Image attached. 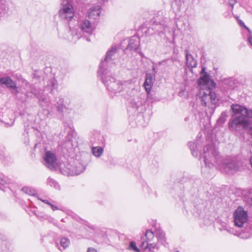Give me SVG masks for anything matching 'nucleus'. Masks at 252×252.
<instances>
[{"label": "nucleus", "instance_id": "f257e3e1", "mask_svg": "<svg viewBox=\"0 0 252 252\" xmlns=\"http://www.w3.org/2000/svg\"><path fill=\"white\" fill-rule=\"evenodd\" d=\"M204 161L206 166L224 169L227 172L234 173L244 169V163L236 158H226L223 159L213 144H208L203 149Z\"/></svg>", "mask_w": 252, "mask_h": 252}, {"label": "nucleus", "instance_id": "f03ea898", "mask_svg": "<svg viewBox=\"0 0 252 252\" xmlns=\"http://www.w3.org/2000/svg\"><path fill=\"white\" fill-rule=\"evenodd\" d=\"M233 115L228 123L231 131H240L243 129L252 130V122L247 118H252V110L237 104L231 106Z\"/></svg>", "mask_w": 252, "mask_h": 252}, {"label": "nucleus", "instance_id": "7ed1b4c3", "mask_svg": "<svg viewBox=\"0 0 252 252\" xmlns=\"http://www.w3.org/2000/svg\"><path fill=\"white\" fill-rule=\"evenodd\" d=\"M101 76L102 82L105 85L111 95L121 93L124 89L125 82L116 80L113 77L109 75L107 70H103L99 74Z\"/></svg>", "mask_w": 252, "mask_h": 252}, {"label": "nucleus", "instance_id": "20e7f679", "mask_svg": "<svg viewBox=\"0 0 252 252\" xmlns=\"http://www.w3.org/2000/svg\"><path fill=\"white\" fill-rule=\"evenodd\" d=\"M200 94L202 105L212 109L215 107V105L219 101V98L215 92L210 88L203 86L201 88Z\"/></svg>", "mask_w": 252, "mask_h": 252}, {"label": "nucleus", "instance_id": "39448f33", "mask_svg": "<svg viewBox=\"0 0 252 252\" xmlns=\"http://www.w3.org/2000/svg\"><path fill=\"white\" fill-rule=\"evenodd\" d=\"M60 17L67 22H70L74 17V8L71 3L68 0H63L59 11Z\"/></svg>", "mask_w": 252, "mask_h": 252}, {"label": "nucleus", "instance_id": "423d86ee", "mask_svg": "<svg viewBox=\"0 0 252 252\" xmlns=\"http://www.w3.org/2000/svg\"><path fill=\"white\" fill-rule=\"evenodd\" d=\"M233 220L234 225L238 227H242L248 221V215L242 207H238L234 212Z\"/></svg>", "mask_w": 252, "mask_h": 252}, {"label": "nucleus", "instance_id": "0eeeda50", "mask_svg": "<svg viewBox=\"0 0 252 252\" xmlns=\"http://www.w3.org/2000/svg\"><path fill=\"white\" fill-rule=\"evenodd\" d=\"M45 165L50 170H54L57 166L56 155L51 151H47L44 157Z\"/></svg>", "mask_w": 252, "mask_h": 252}, {"label": "nucleus", "instance_id": "6e6552de", "mask_svg": "<svg viewBox=\"0 0 252 252\" xmlns=\"http://www.w3.org/2000/svg\"><path fill=\"white\" fill-rule=\"evenodd\" d=\"M117 52V49L115 47H112L108 51L105 58L104 61H102L98 71V73L100 74L103 70H107L106 68V65L109 64L111 61L112 60V57L115 55Z\"/></svg>", "mask_w": 252, "mask_h": 252}, {"label": "nucleus", "instance_id": "1a4fd4ad", "mask_svg": "<svg viewBox=\"0 0 252 252\" xmlns=\"http://www.w3.org/2000/svg\"><path fill=\"white\" fill-rule=\"evenodd\" d=\"M96 24L95 22L85 19L80 21L79 27L83 32L91 33L95 29Z\"/></svg>", "mask_w": 252, "mask_h": 252}, {"label": "nucleus", "instance_id": "9d476101", "mask_svg": "<svg viewBox=\"0 0 252 252\" xmlns=\"http://www.w3.org/2000/svg\"><path fill=\"white\" fill-rule=\"evenodd\" d=\"M0 84L4 85L8 88L11 89L13 94H17L19 93L16 83L9 77L0 78Z\"/></svg>", "mask_w": 252, "mask_h": 252}, {"label": "nucleus", "instance_id": "9b49d317", "mask_svg": "<svg viewBox=\"0 0 252 252\" xmlns=\"http://www.w3.org/2000/svg\"><path fill=\"white\" fill-rule=\"evenodd\" d=\"M100 7L96 5L91 7L88 12V17L93 22L97 23L99 19Z\"/></svg>", "mask_w": 252, "mask_h": 252}, {"label": "nucleus", "instance_id": "f8f14e48", "mask_svg": "<svg viewBox=\"0 0 252 252\" xmlns=\"http://www.w3.org/2000/svg\"><path fill=\"white\" fill-rule=\"evenodd\" d=\"M31 93L38 98L40 105L42 107L48 106L50 104L49 97L46 95L39 94L34 87L31 88Z\"/></svg>", "mask_w": 252, "mask_h": 252}, {"label": "nucleus", "instance_id": "ddd939ff", "mask_svg": "<svg viewBox=\"0 0 252 252\" xmlns=\"http://www.w3.org/2000/svg\"><path fill=\"white\" fill-rule=\"evenodd\" d=\"M155 77L154 74L146 73L145 75V80L144 83V87L146 92L149 94L151 90V88L154 84Z\"/></svg>", "mask_w": 252, "mask_h": 252}, {"label": "nucleus", "instance_id": "4468645a", "mask_svg": "<svg viewBox=\"0 0 252 252\" xmlns=\"http://www.w3.org/2000/svg\"><path fill=\"white\" fill-rule=\"evenodd\" d=\"M139 44L140 41L139 38L137 36H133L129 40L126 49L130 50L136 51L139 48Z\"/></svg>", "mask_w": 252, "mask_h": 252}, {"label": "nucleus", "instance_id": "2eb2a0df", "mask_svg": "<svg viewBox=\"0 0 252 252\" xmlns=\"http://www.w3.org/2000/svg\"><path fill=\"white\" fill-rule=\"evenodd\" d=\"M186 65L188 67L192 68L195 67L197 62L193 58V56L189 54L187 50L186 51Z\"/></svg>", "mask_w": 252, "mask_h": 252}, {"label": "nucleus", "instance_id": "dca6fc26", "mask_svg": "<svg viewBox=\"0 0 252 252\" xmlns=\"http://www.w3.org/2000/svg\"><path fill=\"white\" fill-rule=\"evenodd\" d=\"M156 247L157 245L155 243L145 241H142L141 243V248L143 249L144 252H151Z\"/></svg>", "mask_w": 252, "mask_h": 252}, {"label": "nucleus", "instance_id": "f3484780", "mask_svg": "<svg viewBox=\"0 0 252 252\" xmlns=\"http://www.w3.org/2000/svg\"><path fill=\"white\" fill-rule=\"evenodd\" d=\"M58 85L57 81L54 78H52L47 81L45 88L52 93L53 90L57 88Z\"/></svg>", "mask_w": 252, "mask_h": 252}, {"label": "nucleus", "instance_id": "a211bd4d", "mask_svg": "<svg viewBox=\"0 0 252 252\" xmlns=\"http://www.w3.org/2000/svg\"><path fill=\"white\" fill-rule=\"evenodd\" d=\"M155 236V231L151 230H147L146 232L145 236L142 238V241L151 242Z\"/></svg>", "mask_w": 252, "mask_h": 252}, {"label": "nucleus", "instance_id": "6ab92c4d", "mask_svg": "<svg viewBox=\"0 0 252 252\" xmlns=\"http://www.w3.org/2000/svg\"><path fill=\"white\" fill-rule=\"evenodd\" d=\"M189 147L191 150L192 155L194 157H197L198 156V150L199 146L198 143L193 142H189L188 143Z\"/></svg>", "mask_w": 252, "mask_h": 252}, {"label": "nucleus", "instance_id": "aec40b11", "mask_svg": "<svg viewBox=\"0 0 252 252\" xmlns=\"http://www.w3.org/2000/svg\"><path fill=\"white\" fill-rule=\"evenodd\" d=\"M56 106L57 110L60 113H63L66 109V107L64 104L63 98L59 97L58 100L57 101Z\"/></svg>", "mask_w": 252, "mask_h": 252}, {"label": "nucleus", "instance_id": "412c9836", "mask_svg": "<svg viewBox=\"0 0 252 252\" xmlns=\"http://www.w3.org/2000/svg\"><path fill=\"white\" fill-rule=\"evenodd\" d=\"M69 33L71 36L70 37H68L67 38L69 40L73 42L76 41L81 37V34L80 33H78L75 30H70Z\"/></svg>", "mask_w": 252, "mask_h": 252}, {"label": "nucleus", "instance_id": "4be33fe9", "mask_svg": "<svg viewBox=\"0 0 252 252\" xmlns=\"http://www.w3.org/2000/svg\"><path fill=\"white\" fill-rule=\"evenodd\" d=\"M93 154L96 157H100L103 153V149L101 147H93L92 149Z\"/></svg>", "mask_w": 252, "mask_h": 252}, {"label": "nucleus", "instance_id": "5701e85b", "mask_svg": "<svg viewBox=\"0 0 252 252\" xmlns=\"http://www.w3.org/2000/svg\"><path fill=\"white\" fill-rule=\"evenodd\" d=\"M84 170V166L82 164L79 163L77 167V169L75 171L69 172L67 173V174L68 175H77L83 172Z\"/></svg>", "mask_w": 252, "mask_h": 252}, {"label": "nucleus", "instance_id": "b1692460", "mask_svg": "<svg viewBox=\"0 0 252 252\" xmlns=\"http://www.w3.org/2000/svg\"><path fill=\"white\" fill-rule=\"evenodd\" d=\"M155 236L158 240L163 244L165 241L164 233L160 230H156L155 231Z\"/></svg>", "mask_w": 252, "mask_h": 252}, {"label": "nucleus", "instance_id": "393cba45", "mask_svg": "<svg viewBox=\"0 0 252 252\" xmlns=\"http://www.w3.org/2000/svg\"><path fill=\"white\" fill-rule=\"evenodd\" d=\"M142 101L139 100V98L134 99L130 102V104L133 108L136 110L138 109V107L141 105Z\"/></svg>", "mask_w": 252, "mask_h": 252}, {"label": "nucleus", "instance_id": "a878e982", "mask_svg": "<svg viewBox=\"0 0 252 252\" xmlns=\"http://www.w3.org/2000/svg\"><path fill=\"white\" fill-rule=\"evenodd\" d=\"M220 229V230H226L227 232L231 234H236V231H235L234 228L230 227L226 223H224L223 224H222Z\"/></svg>", "mask_w": 252, "mask_h": 252}, {"label": "nucleus", "instance_id": "bb28decb", "mask_svg": "<svg viewBox=\"0 0 252 252\" xmlns=\"http://www.w3.org/2000/svg\"><path fill=\"white\" fill-rule=\"evenodd\" d=\"M22 191L31 195H34L36 193V190L30 187H25L22 188Z\"/></svg>", "mask_w": 252, "mask_h": 252}, {"label": "nucleus", "instance_id": "cd10ccee", "mask_svg": "<svg viewBox=\"0 0 252 252\" xmlns=\"http://www.w3.org/2000/svg\"><path fill=\"white\" fill-rule=\"evenodd\" d=\"M128 250L134 252H140V250L137 247L136 243L134 241H131L130 242L128 247Z\"/></svg>", "mask_w": 252, "mask_h": 252}, {"label": "nucleus", "instance_id": "c85d7f7f", "mask_svg": "<svg viewBox=\"0 0 252 252\" xmlns=\"http://www.w3.org/2000/svg\"><path fill=\"white\" fill-rule=\"evenodd\" d=\"M227 117V113L226 112H222L220 116L218 119L217 122L219 124H223L226 120Z\"/></svg>", "mask_w": 252, "mask_h": 252}, {"label": "nucleus", "instance_id": "c756f323", "mask_svg": "<svg viewBox=\"0 0 252 252\" xmlns=\"http://www.w3.org/2000/svg\"><path fill=\"white\" fill-rule=\"evenodd\" d=\"M60 244L63 247V249H64L69 246L70 241L69 239L66 238H62L61 239Z\"/></svg>", "mask_w": 252, "mask_h": 252}, {"label": "nucleus", "instance_id": "7c9ffc66", "mask_svg": "<svg viewBox=\"0 0 252 252\" xmlns=\"http://www.w3.org/2000/svg\"><path fill=\"white\" fill-rule=\"evenodd\" d=\"M47 184L51 187H54L55 189H59V184L54 180L49 178L47 180Z\"/></svg>", "mask_w": 252, "mask_h": 252}, {"label": "nucleus", "instance_id": "2f4dec72", "mask_svg": "<svg viewBox=\"0 0 252 252\" xmlns=\"http://www.w3.org/2000/svg\"><path fill=\"white\" fill-rule=\"evenodd\" d=\"M209 77L207 74H204L200 78V84H207L209 82Z\"/></svg>", "mask_w": 252, "mask_h": 252}, {"label": "nucleus", "instance_id": "473e14b6", "mask_svg": "<svg viewBox=\"0 0 252 252\" xmlns=\"http://www.w3.org/2000/svg\"><path fill=\"white\" fill-rule=\"evenodd\" d=\"M2 117L3 118V120L2 121V122L5 124V126H9L13 125L14 122L13 118H10L8 120L5 117H4L2 116Z\"/></svg>", "mask_w": 252, "mask_h": 252}, {"label": "nucleus", "instance_id": "72a5a7b5", "mask_svg": "<svg viewBox=\"0 0 252 252\" xmlns=\"http://www.w3.org/2000/svg\"><path fill=\"white\" fill-rule=\"evenodd\" d=\"M8 182H9V181H7L6 180V179H5V178H2V177H0V185L3 186L4 185L7 184H8ZM0 189L5 191L4 189H3L0 186Z\"/></svg>", "mask_w": 252, "mask_h": 252}, {"label": "nucleus", "instance_id": "f704fd0d", "mask_svg": "<svg viewBox=\"0 0 252 252\" xmlns=\"http://www.w3.org/2000/svg\"><path fill=\"white\" fill-rule=\"evenodd\" d=\"M238 23L239 25L241 27H244L245 29H246L250 33H251V31L250 29L245 25L244 23L241 20L238 19Z\"/></svg>", "mask_w": 252, "mask_h": 252}, {"label": "nucleus", "instance_id": "c9c22d12", "mask_svg": "<svg viewBox=\"0 0 252 252\" xmlns=\"http://www.w3.org/2000/svg\"><path fill=\"white\" fill-rule=\"evenodd\" d=\"M236 3V0H229L228 3L232 8H233L234 5Z\"/></svg>", "mask_w": 252, "mask_h": 252}, {"label": "nucleus", "instance_id": "e433bc0d", "mask_svg": "<svg viewBox=\"0 0 252 252\" xmlns=\"http://www.w3.org/2000/svg\"><path fill=\"white\" fill-rule=\"evenodd\" d=\"M49 206L51 207V208H52V209L53 210V211H56V210H58V208L57 206H56L54 205H53V204H52V203L50 204V205H49Z\"/></svg>", "mask_w": 252, "mask_h": 252}, {"label": "nucleus", "instance_id": "4c0bfd02", "mask_svg": "<svg viewBox=\"0 0 252 252\" xmlns=\"http://www.w3.org/2000/svg\"><path fill=\"white\" fill-rule=\"evenodd\" d=\"M87 252H97L96 250L92 248H89Z\"/></svg>", "mask_w": 252, "mask_h": 252}, {"label": "nucleus", "instance_id": "58836bf2", "mask_svg": "<svg viewBox=\"0 0 252 252\" xmlns=\"http://www.w3.org/2000/svg\"><path fill=\"white\" fill-rule=\"evenodd\" d=\"M39 200H40L42 202L50 205V204H51V203L47 199H39Z\"/></svg>", "mask_w": 252, "mask_h": 252}, {"label": "nucleus", "instance_id": "ea45409f", "mask_svg": "<svg viewBox=\"0 0 252 252\" xmlns=\"http://www.w3.org/2000/svg\"><path fill=\"white\" fill-rule=\"evenodd\" d=\"M152 71H153V73H151V74H154V77H155V74L157 73V71H156V67L155 66H153V68H152Z\"/></svg>", "mask_w": 252, "mask_h": 252}, {"label": "nucleus", "instance_id": "a19ab883", "mask_svg": "<svg viewBox=\"0 0 252 252\" xmlns=\"http://www.w3.org/2000/svg\"><path fill=\"white\" fill-rule=\"evenodd\" d=\"M248 41L250 43V44L251 45V46H252V36H251V35H249L248 36Z\"/></svg>", "mask_w": 252, "mask_h": 252}, {"label": "nucleus", "instance_id": "79ce46f5", "mask_svg": "<svg viewBox=\"0 0 252 252\" xmlns=\"http://www.w3.org/2000/svg\"><path fill=\"white\" fill-rule=\"evenodd\" d=\"M155 22L157 23H160V21H158L157 20H156Z\"/></svg>", "mask_w": 252, "mask_h": 252}, {"label": "nucleus", "instance_id": "37998d69", "mask_svg": "<svg viewBox=\"0 0 252 252\" xmlns=\"http://www.w3.org/2000/svg\"><path fill=\"white\" fill-rule=\"evenodd\" d=\"M158 13V14L161 13L162 14V12H160V11H159Z\"/></svg>", "mask_w": 252, "mask_h": 252}, {"label": "nucleus", "instance_id": "c03bdc74", "mask_svg": "<svg viewBox=\"0 0 252 252\" xmlns=\"http://www.w3.org/2000/svg\"><path fill=\"white\" fill-rule=\"evenodd\" d=\"M26 94H27V95L28 96H29V94H28V93H27Z\"/></svg>", "mask_w": 252, "mask_h": 252}, {"label": "nucleus", "instance_id": "a18cd8bd", "mask_svg": "<svg viewBox=\"0 0 252 252\" xmlns=\"http://www.w3.org/2000/svg\"><path fill=\"white\" fill-rule=\"evenodd\" d=\"M104 1H107L108 0H103Z\"/></svg>", "mask_w": 252, "mask_h": 252}, {"label": "nucleus", "instance_id": "49530a36", "mask_svg": "<svg viewBox=\"0 0 252 252\" xmlns=\"http://www.w3.org/2000/svg\"><path fill=\"white\" fill-rule=\"evenodd\" d=\"M87 40H88L89 41H90V40H89V39H87Z\"/></svg>", "mask_w": 252, "mask_h": 252}, {"label": "nucleus", "instance_id": "de8ad7c7", "mask_svg": "<svg viewBox=\"0 0 252 252\" xmlns=\"http://www.w3.org/2000/svg\"><path fill=\"white\" fill-rule=\"evenodd\" d=\"M179 252V251H176V252Z\"/></svg>", "mask_w": 252, "mask_h": 252}]
</instances>
